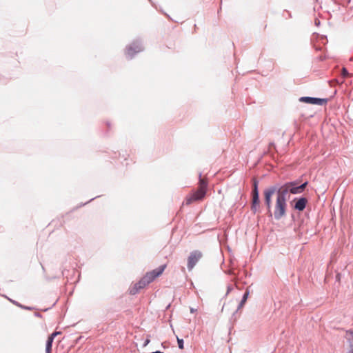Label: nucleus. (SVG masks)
Returning <instances> with one entry per match:
<instances>
[{
  "label": "nucleus",
  "mask_w": 353,
  "mask_h": 353,
  "mask_svg": "<svg viewBox=\"0 0 353 353\" xmlns=\"http://www.w3.org/2000/svg\"><path fill=\"white\" fill-rule=\"evenodd\" d=\"M296 182H289L277 188L276 186L270 187L264 190L265 203L270 212L272 206V196L276 194V202L274 210V216L276 220L281 219L286 214L287 200L290 197V194L301 193L305 188L307 183L298 186Z\"/></svg>",
  "instance_id": "1"
},
{
  "label": "nucleus",
  "mask_w": 353,
  "mask_h": 353,
  "mask_svg": "<svg viewBox=\"0 0 353 353\" xmlns=\"http://www.w3.org/2000/svg\"><path fill=\"white\" fill-rule=\"evenodd\" d=\"M166 267L167 265L164 264L157 269L146 272V274L137 283H134L130 288V293L133 295L137 294L140 290L143 289L157 278L160 276L164 272Z\"/></svg>",
  "instance_id": "2"
},
{
  "label": "nucleus",
  "mask_w": 353,
  "mask_h": 353,
  "mask_svg": "<svg viewBox=\"0 0 353 353\" xmlns=\"http://www.w3.org/2000/svg\"><path fill=\"white\" fill-rule=\"evenodd\" d=\"M199 177V187L186 196L184 201L185 205H188L194 202L202 201L204 199L207 191L208 181L205 179L201 178V174Z\"/></svg>",
  "instance_id": "3"
},
{
  "label": "nucleus",
  "mask_w": 353,
  "mask_h": 353,
  "mask_svg": "<svg viewBox=\"0 0 353 353\" xmlns=\"http://www.w3.org/2000/svg\"><path fill=\"white\" fill-rule=\"evenodd\" d=\"M202 253L199 250L192 252L188 258V268L192 270L197 262L201 259Z\"/></svg>",
  "instance_id": "4"
},
{
  "label": "nucleus",
  "mask_w": 353,
  "mask_h": 353,
  "mask_svg": "<svg viewBox=\"0 0 353 353\" xmlns=\"http://www.w3.org/2000/svg\"><path fill=\"white\" fill-rule=\"evenodd\" d=\"M300 101L310 104H316L323 105L327 103V100L326 99L314 98V97H301Z\"/></svg>",
  "instance_id": "5"
},
{
  "label": "nucleus",
  "mask_w": 353,
  "mask_h": 353,
  "mask_svg": "<svg viewBox=\"0 0 353 353\" xmlns=\"http://www.w3.org/2000/svg\"><path fill=\"white\" fill-rule=\"evenodd\" d=\"M307 203V199L306 198H301L296 201L294 208L297 210L303 211L305 208Z\"/></svg>",
  "instance_id": "6"
},
{
  "label": "nucleus",
  "mask_w": 353,
  "mask_h": 353,
  "mask_svg": "<svg viewBox=\"0 0 353 353\" xmlns=\"http://www.w3.org/2000/svg\"><path fill=\"white\" fill-rule=\"evenodd\" d=\"M141 51V47L139 45L130 46L126 50V55L131 58L134 54Z\"/></svg>",
  "instance_id": "7"
},
{
  "label": "nucleus",
  "mask_w": 353,
  "mask_h": 353,
  "mask_svg": "<svg viewBox=\"0 0 353 353\" xmlns=\"http://www.w3.org/2000/svg\"><path fill=\"white\" fill-rule=\"evenodd\" d=\"M253 198H252V202L253 205H259V193L257 190V183L255 181L254 183V189L252 191Z\"/></svg>",
  "instance_id": "8"
},
{
  "label": "nucleus",
  "mask_w": 353,
  "mask_h": 353,
  "mask_svg": "<svg viewBox=\"0 0 353 353\" xmlns=\"http://www.w3.org/2000/svg\"><path fill=\"white\" fill-rule=\"evenodd\" d=\"M347 337L350 342V350L347 353H353V332H347Z\"/></svg>",
  "instance_id": "9"
},
{
  "label": "nucleus",
  "mask_w": 353,
  "mask_h": 353,
  "mask_svg": "<svg viewBox=\"0 0 353 353\" xmlns=\"http://www.w3.org/2000/svg\"><path fill=\"white\" fill-rule=\"evenodd\" d=\"M53 341L54 339L52 336H48V340L46 341V353H51L52 344Z\"/></svg>",
  "instance_id": "10"
},
{
  "label": "nucleus",
  "mask_w": 353,
  "mask_h": 353,
  "mask_svg": "<svg viewBox=\"0 0 353 353\" xmlns=\"http://www.w3.org/2000/svg\"><path fill=\"white\" fill-rule=\"evenodd\" d=\"M248 294H249V292L248 291H246L243 296V299H242L241 303H239V308H241L243 306V305L245 304V303L247 301Z\"/></svg>",
  "instance_id": "11"
},
{
  "label": "nucleus",
  "mask_w": 353,
  "mask_h": 353,
  "mask_svg": "<svg viewBox=\"0 0 353 353\" xmlns=\"http://www.w3.org/2000/svg\"><path fill=\"white\" fill-rule=\"evenodd\" d=\"M341 74L345 78L351 77V74L347 72V70L345 68H343Z\"/></svg>",
  "instance_id": "12"
},
{
  "label": "nucleus",
  "mask_w": 353,
  "mask_h": 353,
  "mask_svg": "<svg viewBox=\"0 0 353 353\" xmlns=\"http://www.w3.org/2000/svg\"><path fill=\"white\" fill-rule=\"evenodd\" d=\"M177 342H178V345H179V347L180 349H183V339H181L177 337Z\"/></svg>",
  "instance_id": "13"
},
{
  "label": "nucleus",
  "mask_w": 353,
  "mask_h": 353,
  "mask_svg": "<svg viewBox=\"0 0 353 353\" xmlns=\"http://www.w3.org/2000/svg\"><path fill=\"white\" fill-rule=\"evenodd\" d=\"M61 334L60 332H55L52 333L50 336H52L53 339H54L56 336H58V334Z\"/></svg>",
  "instance_id": "14"
},
{
  "label": "nucleus",
  "mask_w": 353,
  "mask_h": 353,
  "mask_svg": "<svg viewBox=\"0 0 353 353\" xmlns=\"http://www.w3.org/2000/svg\"><path fill=\"white\" fill-rule=\"evenodd\" d=\"M195 311H196V310H194V309H193V308H191V309H190V312H191V313H194Z\"/></svg>",
  "instance_id": "15"
},
{
  "label": "nucleus",
  "mask_w": 353,
  "mask_h": 353,
  "mask_svg": "<svg viewBox=\"0 0 353 353\" xmlns=\"http://www.w3.org/2000/svg\"><path fill=\"white\" fill-rule=\"evenodd\" d=\"M152 353H163V352H159V351H157V352H152Z\"/></svg>",
  "instance_id": "16"
}]
</instances>
